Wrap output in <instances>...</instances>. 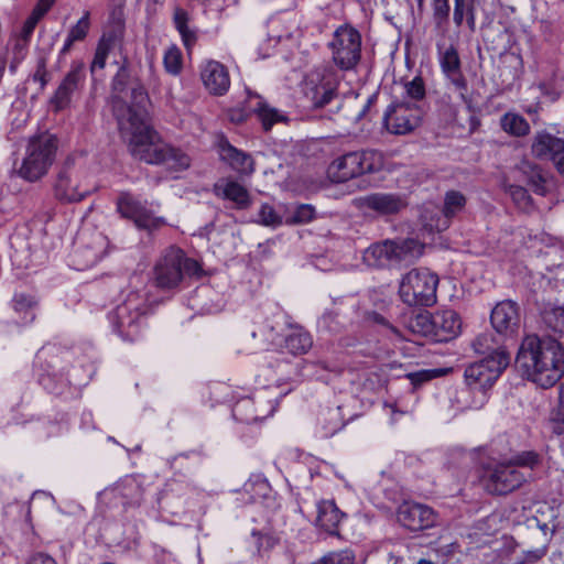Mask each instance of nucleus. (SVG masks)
<instances>
[{
  "mask_svg": "<svg viewBox=\"0 0 564 564\" xmlns=\"http://www.w3.org/2000/svg\"><path fill=\"white\" fill-rule=\"evenodd\" d=\"M253 543L257 549L259 556H264L269 553L279 542V540L269 533H262L260 531H252Z\"/></svg>",
  "mask_w": 564,
  "mask_h": 564,
  "instance_id": "nucleus-46",
  "label": "nucleus"
},
{
  "mask_svg": "<svg viewBox=\"0 0 564 564\" xmlns=\"http://www.w3.org/2000/svg\"><path fill=\"white\" fill-rule=\"evenodd\" d=\"M219 155L223 161L240 174L249 175L254 171L251 155L235 148L227 140L219 142Z\"/></svg>",
  "mask_w": 564,
  "mask_h": 564,
  "instance_id": "nucleus-29",
  "label": "nucleus"
},
{
  "mask_svg": "<svg viewBox=\"0 0 564 564\" xmlns=\"http://www.w3.org/2000/svg\"><path fill=\"white\" fill-rule=\"evenodd\" d=\"M453 22L460 29L466 22L468 30L476 31V8L475 0H454Z\"/></svg>",
  "mask_w": 564,
  "mask_h": 564,
  "instance_id": "nucleus-33",
  "label": "nucleus"
},
{
  "mask_svg": "<svg viewBox=\"0 0 564 564\" xmlns=\"http://www.w3.org/2000/svg\"><path fill=\"white\" fill-rule=\"evenodd\" d=\"M368 319L375 324H379L386 326L391 332L397 333V328L393 327L381 314L377 312H371L368 314Z\"/></svg>",
  "mask_w": 564,
  "mask_h": 564,
  "instance_id": "nucleus-60",
  "label": "nucleus"
},
{
  "mask_svg": "<svg viewBox=\"0 0 564 564\" xmlns=\"http://www.w3.org/2000/svg\"><path fill=\"white\" fill-rule=\"evenodd\" d=\"M525 481V477L512 464L500 462L488 466L484 475V485L491 495H507Z\"/></svg>",
  "mask_w": 564,
  "mask_h": 564,
  "instance_id": "nucleus-15",
  "label": "nucleus"
},
{
  "mask_svg": "<svg viewBox=\"0 0 564 564\" xmlns=\"http://www.w3.org/2000/svg\"><path fill=\"white\" fill-rule=\"evenodd\" d=\"M424 246L417 240L386 239L370 245L362 253L364 263L371 268L410 264L423 253Z\"/></svg>",
  "mask_w": 564,
  "mask_h": 564,
  "instance_id": "nucleus-5",
  "label": "nucleus"
},
{
  "mask_svg": "<svg viewBox=\"0 0 564 564\" xmlns=\"http://www.w3.org/2000/svg\"><path fill=\"white\" fill-rule=\"evenodd\" d=\"M28 41L17 40L13 47V57L10 64V70L15 72L18 65L25 58L28 52Z\"/></svg>",
  "mask_w": 564,
  "mask_h": 564,
  "instance_id": "nucleus-55",
  "label": "nucleus"
},
{
  "mask_svg": "<svg viewBox=\"0 0 564 564\" xmlns=\"http://www.w3.org/2000/svg\"><path fill=\"white\" fill-rule=\"evenodd\" d=\"M532 153L540 160L549 159L552 162L564 154V139L546 131L538 132L531 145Z\"/></svg>",
  "mask_w": 564,
  "mask_h": 564,
  "instance_id": "nucleus-28",
  "label": "nucleus"
},
{
  "mask_svg": "<svg viewBox=\"0 0 564 564\" xmlns=\"http://www.w3.org/2000/svg\"><path fill=\"white\" fill-rule=\"evenodd\" d=\"M117 490L127 499L124 501L126 505L139 503L141 499V488L133 479L124 481Z\"/></svg>",
  "mask_w": 564,
  "mask_h": 564,
  "instance_id": "nucleus-49",
  "label": "nucleus"
},
{
  "mask_svg": "<svg viewBox=\"0 0 564 564\" xmlns=\"http://www.w3.org/2000/svg\"><path fill=\"white\" fill-rule=\"evenodd\" d=\"M112 47V40L110 37L102 36L96 47L93 62L90 64V73L95 76L96 72L104 69L109 52Z\"/></svg>",
  "mask_w": 564,
  "mask_h": 564,
  "instance_id": "nucleus-44",
  "label": "nucleus"
},
{
  "mask_svg": "<svg viewBox=\"0 0 564 564\" xmlns=\"http://www.w3.org/2000/svg\"><path fill=\"white\" fill-rule=\"evenodd\" d=\"M48 10H50L48 8L43 7L41 3L37 2L35 8L33 9L31 15L26 19L25 23H28L29 25H31L32 28L35 29L37 22L44 17V14Z\"/></svg>",
  "mask_w": 564,
  "mask_h": 564,
  "instance_id": "nucleus-58",
  "label": "nucleus"
},
{
  "mask_svg": "<svg viewBox=\"0 0 564 564\" xmlns=\"http://www.w3.org/2000/svg\"><path fill=\"white\" fill-rule=\"evenodd\" d=\"M423 109L406 101L391 104L384 115L383 124L392 134H406L413 131L421 122Z\"/></svg>",
  "mask_w": 564,
  "mask_h": 564,
  "instance_id": "nucleus-16",
  "label": "nucleus"
},
{
  "mask_svg": "<svg viewBox=\"0 0 564 564\" xmlns=\"http://www.w3.org/2000/svg\"><path fill=\"white\" fill-rule=\"evenodd\" d=\"M56 150L57 140L54 135L44 133L32 138L18 171L19 175L29 182L42 178L54 162Z\"/></svg>",
  "mask_w": 564,
  "mask_h": 564,
  "instance_id": "nucleus-8",
  "label": "nucleus"
},
{
  "mask_svg": "<svg viewBox=\"0 0 564 564\" xmlns=\"http://www.w3.org/2000/svg\"><path fill=\"white\" fill-rule=\"evenodd\" d=\"M516 365L529 381L551 388L564 375V347L551 336L528 335L520 345Z\"/></svg>",
  "mask_w": 564,
  "mask_h": 564,
  "instance_id": "nucleus-1",
  "label": "nucleus"
},
{
  "mask_svg": "<svg viewBox=\"0 0 564 564\" xmlns=\"http://www.w3.org/2000/svg\"><path fill=\"white\" fill-rule=\"evenodd\" d=\"M28 564H57V562L51 555L37 552L30 556Z\"/></svg>",
  "mask_w": 564,
  "mask_h": 564,
  "instance_id": "nucleus-59",
  "label": "nucleus"
},
{
  "mask_svg": "<svg viewBox=\"0 0 564 564\" xmlns=\"http://www.w3.org/2000/svg\"><path fill=\"white\" fill-rule=\"evenodd\" d=\"M131 154L148 164L163 165L172 172L185 171L191 166V158L182 149L161 139L153 129L128 142Z\"/></svg>",
  "mask_w": 564,
  "mask_h": 564,
  "instance_id": "nucleus-2",
  "label": "nucleus"
},
{
  "mask_svg": "<svg viewBox=\"0 0 564 564\" xmlns=\"http://www.w3.org/2000/svg\"><path fill=\"white\" fill-rule=\"evenodd\" d=\"M433 314L427 312L421 313L415 318V326L420 327V332L433 339L434 327L432 328Z\"/></svg>",
  "mask_w": 564,
  "mask_h": 564,
  "instance_id": "nucleus-56",
  "label": "nucleus"
},
{
  "mask_svg": "<svg viewBox=\"0 0 564 564\" xmlns=\"http://www.w3.org/2000/svg\"><path fill=\"white\" fill-rule=\"evenodd\" d=\"M377 100L376 95H371L368 97L366 104L364 105L360 112L357 115V119L360 120L366 117L367 112L369 111L370 107L373 105V102Z\"/></svg>",
  "mask_w": 564,
  "mask_h": 564,
  "instance_id": "nucleus-64",
  "label": "nucleus"
},
{
  "mask_svg": "<svg viewBox=\"0 0 564 564\" xmlns=\"http://www.w3.org/2000/svg\"><path fill=\"white\" fill-rule=\"evenodd\" d=\"M442 375L441 369H423L416 372L408 373L406 377L410 379L414 387L421 386L438 376Z\"/></svg>",
  "mask_w": 564,
  "mask_h": 564,
  "instance_id": "nucleus-54",
  "label": "nucleus"
},
{
  "mask_svg": "<svg viewBox=\"0 0 564 564\" xmlns=\"http://www.w3.org/2000/svg\"><path fill=\"white\" fill-rule=\"evenodd\" d=\"M458 91L459 98L464 104L469 105L470 99L467 96V80L465 79L462 70L449 74L446 76Z\"/></svg>",
  "mask_w": 564,
  "mask_h": 564,
  "instance_id": "nucleus-52",
  "label": "nucleus"
},
{
  "mask_svg": "<svg viewBox=\"0 0 564 564\" xmlns=\"http://www.w3.org/2000/svg\"><path fill=\"white\" fill-rule=\"evenodd\" d=\"M529 183L536 194L543 195L545 193V180L542 176L540 169L538 166L532 167V175L530 176Z\"/></svg>",
  "mask_w": 564,
  "mask_h": 564,
  "instance_id": "nucleus-57",
  "label": "nucleus"
},
{
  "mask_svg": "<svg viewBox=\"0 0 564 564\" xmlns=\"http://www.w3.org/2000/svg\"><path fill=\"white\" fill-rule=\"evenodd\" d=\"M381 159L375 151L349 152L332 162L328 174L334 182L344 183L380 169Z\"/></svg>",
  "mask_w": 564,
  "mask_h": 564,
  "instance_id": "nucleus-11",
  "label": "nucleus"
},
{
  "mask_svg": "<svg viewBox=\"0 0 564 564\" xmlns=\"http://www.w3.org/2000/svg\"><path fill=\"white\" fill-rule=\"evenodd\" d=\"M356 553L350 547L329 551L312 564H354Z\"/></svg>",
  "mask_w": 564,
  "mask_h": 564,
  "instance_id": "nucleus-41",
  "label": "nucleus"
},
{
  "mask_svg": "<svg viewBox=\"0 0 564 564\" xmlns=\"http://www.w3.org/2000/svg\"><path fill=\"white\" fill-rule=\"evenodd\" d=\"M165 70L171 75H177L182 69V54L177 47H170L163 57Z\"/></svg>",
  "mask_w": 564,
  "mask_h": 564,
  "instance_id": "nucleus-47",
  "label": "nucleus"
},
{
  "mask_svg": "<svg viewBox=\"0 0 564 564\" xmlns=\"http://www.w3.org/2000/svg\"><path fill=\"white\" fill-rule=\"evenodd\" d=\"M274 412V405L262 394L247 397L236 402L232 408V416L241 423H256Z\"/></svg>",
  "mask_w": 564,
  "mask_h": 564,
  "instance_id": "nucleus-20",
  "label": "nucleus"
},
{
  "mask_svg": "<svg viewBox=\"0 0 564 564\" xmlns=\"http://www.w3.org/2000/svg\"><path fill=\"white\" fill-rule=\"evenodd\" d=\"M293 333L289 334L282 341V348L294 356L306 354L313 346V339L308 332L295 325Z\"/></svg>",
  "mask_w": 564,
  "mask_h": 564,
  "instance_id": "nucleus-30",
  "label": "nucleus"
},
{
  "mask_svg": "<svg viewBox=\"0 0 564 564\" xmlns=\"http://www.w3.org/2000/svg\"><path fill=\"white\" fill-rule=\"evenodd\" d=\"M317 516L315 525L329 535H339V523L345 513L339 510L334 500H321L316 505Z\"/></svg>",
  "mask_w": 564,
  "mask_h": 564,
  "instance_id": "nucleus-27",
  "label": "nucleus"
},
{
  "mask_svg": "<svg viewBox=\"0 0 564 564\" xmlns=\"http://www.w3.org/2000/svg\"><path fill=\"white\" fill-rule=\"evenodd\" d=\"M89 26V12L86 11L84 15L77 21V23L69 30L65 43L61 50V54L68 53L75 42L83 41L88 34Z\"/></svg>",
  "mask_w": 564,
  "mask_h": 564,
  "instance_id": "nucleus-39",
  "label": "nucleus"
},
{
  "mask_svg": "<svg viewBox=\"0 0 564 564\" xmlns=\"http://www.w3.org/2000/svg\"><path fill=\"white\" fill-rule=\"evenodd\" d=\"M116 207L122 218L131 220L140 230L152 232L166 225L165 218L155 216L144 203L129 192H121L118 195Z\"/></svg>",
  "mask_w": 564,
  "mask_h": 564,
  "instance_id": "nucleus-14",
  "label": "nucleus"
},
{
  "mask_svg": "<svg viewBox=\"0 0 564 564\" xmlns=\"http://www.w3.org/2000/svg\"><path fill=\"white\" fill-rule=\"evenodd\" d=\"M258 223L268 227H278L282 225V217L270 204H262L258 214Z\"/></svg>",
  "mask_w": 564,
  "mask_h": 564,
  "instance_id": "nucleus-48",
  "label": "nucleus"
},
{
  "mask_svg": "<svg viewBox=\"0 0 564 564\" xmlns=\"http://www.w3.org/2000/svg\"><path fill=\"white\" fill-rule=\"evenodd\" d=\"M513 468L525 467L533 469L541 464V456L535 451H523L514 454L509 460Z\"/></svg>",
  "mask_w": 564,
  "mask_h": 564,
  "instance_id": "nucleus-45",
  "label": "nucleus"
},
{
  "mask_svg": "<svg viewBox=\"0 0 564 564\" xmlns=\"http://www.w3.org/2000/svg\"><path fill=\"white\" fill-rule=\"evenodd\" d=\"M397 518L404 528L411 531H422L436 523L437 514L426 505L405 501L399 506Z\"/></svg>",
  "mask_w": 564,
  "mask_h": 564,
  "instance_id": "nucleus-19",
  "label": "nucleus"
},
{
  "mask_svg": "<svg viewBox=\"0 0 564 564\" xmlns=\"http://www.w3.org/2000/svg\"><path fill=\"white\" fill-rule=\"evenodd\" d=\"M421 223L430 234L444 231L451 226L448 217L444 215L442 208L433 204L424 206L421 213Z\"/></svg>",
  "mask_w": 564,
  "mask_h": 564,
  "instance_id": "nucleus-31",
  "label": "nucleus"
},
{
  "mask_svg": "<svg viewBox=\"0 0 564 564\" xmlns=\"http://www.w3.org/2000/svg\"><path fill=\"white\" fill-rule=\"evenodd\" d=\"M510 192L516 202L527 203L530 199L527 189L521 186H511Z\"/></svg>",
  "mask_w": 564,
  "mask_h": 564,
  "instance_id": "nucleus-62",
  "label": "nucleus"
},
{
  "mask_svg": "<svg viewBox=\"0 0 564 564\" xmlns=\"http://www.w3.org/2000/svg\"><path fill=\"white\" fill-rule=\"evenodd\" d=\"M553 421H554L553 431L556 434H564V415L562 416L561 411H558L556 413V415L554 416Z\"/></svg>",
  "mask_w": 564,
  "mask_h": 564,
  "instance_id": "nucleus-63",
  "label": "nucleus"
},
{
  "mask_svg": "<svg viewBox=\"0 0 564 564\" xmlns=\"http://www.w3.org/2000/svg\"><path fill=\"white\" fill-rule=\"evenodd\" d=\"M339 85L337 72L330 66L312 69L303 80V93L313 108H323L336 96Z\"/></svg>",
  "mask_w": 564,
  "mask_h": 564,
  "instance_id": "nucleus-13",
  "label": "nucleus"
},
{
  "mask_svg": "<svg viewBox=\"0 0 564 564\" xmlns=\"http://www.w3.org/2000/svg\"><path fill=\"white\" fill-rule=\"evenodd\" d=\"M199 265L196 260L186 257L177 247L167 248L154 267L156 285L161 289H175L185 275L196 274Z\"/></svg>",
  "mask_w": 564,
  "mask_h": 564,
  "instance_id": "nucleus-7",
  "label": "nucleus"
},
{
  "mask_svg": "<svg viewBox=\"0 0 564 564\" xmlns=\"http://www.w3.org/2000/svg\"><path fill=\"white\" fill-rule=\"evenodd\" d=\"M364 205L380 215H394L404 209L408 202L398 193H373L364 198Z\"/></svg>",
  "mask_w": 564,
  "mask_h": 564,
  "instance_id": "nucleus-26",
  "label": "nucleus"
},
{
  "mask_svg": "<svg viewBox=\"0 0 564 564\" xmlns=\"http://www.w3.org/2000/svg\"><path fill=\"white\" fill-rule=\"evenodd\" d=\"M426 95L425 84L421 76H415L411 80H406L403 84V99L406 104H414L415 107H421V102L424 100Z\"/></svg>",
  "mask_w": 564,
  "mask_h": 564,
  "instance_id": "nucleus-38",
  "label": "nucleus"
},
{
  "mask_svg": "<svg viewBox=\"0 0 564 564\" xmlns=\"http://www.w3.org/2000/svg\"><path fill=\"white\" fill-rule=\"evenodd\" d=\"M460 318L455 311L444 310L433 313V340L446 343L455 338L460 332Z\"/></svg>",
  "mask_w": 564,
  "mask_h": 564,
  "instance_id": "nucleus-24",
  "label": "nucleus"
},
{
  "mask_svg": "<svg viewBox=\"0 0 564 564\" xmlns=\"http://www.w3.org/2000/svg\"><path fill=\"white\" fill-rule=\"evenodd\" d=\"M85 77L84 62H73L69 72L50 100L54 111H61L69 106L73 95L84 85Z\"/></svg>",
  "mask_w": 564,
  "mask_h": 564,
  "instance_id": "nucleus-18",
  "label": "nucleus"
},
{
  "mask_svg": "<svg viewBox=\"0 0 564 564\" xmlns=\"http://www.w3.org/2000/svg\"><path fill=\"white\" fill-rule=\"evenodd\" d=\"M77 247L72 254V261L77 270H86L94 267L104 256L105 238L101 234H94L91 241L84 243V237L79 236Z\"/></svg>",
  "mask_w": 564,
  "mask_h": 564,
  "instance_id": "nucleus-23",
  "label": "nucleus"
},
{
  "mask_svg": "<svg viewBox=\"0 0 564 564\" xmlns=\"http://www.w3.org/2000/svg\"><path fill=\"white\" fill-rule=\"evenodd\" d=\"M53 195L61 204H75L85 199L90 189L80 177L75 159L68 156L58 167L52 183Z\"/></svg>",
  "mask_w": 564,
  "mask_h": 564,
  "instance_id": "nucleus-12",
  "label": "nucleus"
},
{
  "mask_svg": "<svg viewBox=\"0 0 564 564\" xmlns=\"http://www.w3.org/2000/svg\"><path fill=\"white\" fill-rule=\"evenodd\" d=\"M216 196L229 200L239 210L248 209L252 199L249 191L240 183L231 178H223L214 186Z\"/></svg>",
  "mask_w": 564,
  "mask_h": 564,
  "instance_id": "nucleus-25",
  "label": "nucleus"
},
{
  "mask_svg": "<svg viewBox=\"0 0 564 564\" xmlns=\"http://www.w3.org/2000/svg\"><path fill=\"white\" fill-rule=\"evenodd\" d=\"M473 348L476 354L485 355L484 358H495L498 352L509 355L503 345L490 333L478 335L473 341Z\"/></svg>",
  "mask_w": 564,
  "mask_h": 564,
  "instance_id": "nucleus-35",
  "label": "nucleus"
},
{
  "mask_svg": "<svg viewBox=\"0 0 564 564\" xmlns=\"http://www.w3.org/2000/svg\"><path fill=\"white\" fill-rule=\"evenodd\" d=\"M47 65V56L46 54H41L36 61V69L32 76L34 82H39L41 85V89H44L50 80V74L46 69Z\"/></svg>",
  "mask_w": 564,
  "mask_h": 564,
  "instance_id": "nucleus-53",
  "label": "nucleus"
},
{
  "mask_svg": "<svg viewBox=\"0 0 564 564\" xmlns=\"http://www.w3.org/2000/svg\"><path fill=\"white\" fill-rule=\"evenodd\" d=\"M490 322L500 336L514 335L520 325L518 304L510 300L499 302L491 311Z\"/></svg>",
  "mask_w": 564,
  "mask_h": 564,
  "instance_id": "nucleus-22",
  "label": "nucleus"
},
{
  "mask_svg": "<svg viewBox=\"0 0 564 564\" xmlns=\"http://www.w3.org/2000/svg\"><path fill=\"white\" fill-rule=\"evenodd\" d=\"M545 555V549L530 550L524 553V560L528 564H533Z\"/></svg>",
  "mask_w": 564,
  "mask_h": 564,
  "instance_id": "nucleus-61",
  "label": "nucleus"
},
{
  "mask_svg": "<svg viewBox=\"0 0 564 564\" xmlns=\"http://www.w3.org/2000/svg\"><path fill=\"white\" fill-rule=\"evenodd\" d=\"M510 364V355L498 352L495 358H482L470 364L464 371V380L467 386L466 393H477L476 398L466 403L469 409H480L487 402V390L490 389L502 371ZM465 393V391H462Z\"/></svg>",
  "mask_w": 564,
  "mask_h": 564,
  "instance_id": "nucleus-4",
  "label": "nucleus"
},
{
  "mask_svg": "<svg viewBox=\"0 0 564 564\" xmlns=\"http://www.w3.org/2000/svg\"><path fill=\"white\" fill-rule=\"evenodd\" d=\"M200 79L208 91L213 96H224L230 88V75L228 68L220 62L207 59L202 63Z\"/></svg>",
  "mask_w": 564,
  "mask_h": 564,
  "instance_id": "nucleus-21",
  "label": "nucleus"
},
{
  "mask_svg": "<svg viewBox=\"0 0 564 564\" xmlns=\"http://www.w3.org/2000/svg\"><path fill=\"white\" fill-rule=\"evenodd\" d=\"M466 205V197L457 191H449L445 194L444 206L441 207L444 215L448 217L449 224L452 219L460 213Z\"/></svg>",
  "mask_w": 564,
  "mask_h": 564,
  "instance_id": "nucleus-40",
  "label": "nucleus"
},
{
  "mask_svg": "<svg viewBox=\"0 0 564 564\" xmlns=\"http://www.w3.org/2000/svg\"><path fill=\"white\" fill-rule=\"evenodd\" d=\"M149 311L147 294L130 292L126 299L108 314V321L124 340H133L140 333L144 316Z\"/></svg>",
  "mask_w": 564,
  "mask_h": 564,
  "instance_id": "nucleus-6",
  "label": "nucleus"
},
{
  "mask_svg": "<svg viewBox=\"0 0 564 564\" xmlns=\"http://www.w3.org/2000/svg\"><path fill=\"white\" fill-rule=\"evenodd\" d=\"M501 129L517 138L525 137L530 133V124L524 117L516 112H506L500 119Z\"/></svg>",
  "mask_w": 564,
  "mask_h": 564,
  "instance_id": "nucleus-36",
  "label": "nucleus"
},
{
  "mask_svg": "<svg viewBox=\"0 0 564 564\" xmlns=\"http://www.w3.org/2000/svg\"><path fill=\"white\" fill-rule=\"evenodd\" d=\"M250 109L257 113L265 131L270 130L274 123L284 122L288 119L278 109L271 108L259 96H254V104L250 100Z\"/></svg>",
  "mask_w": 564,
  "mask_h": 564,
  "instance_id": "nucleus-34",
  "label": "nucleus"
},
{
  "mask_svg": "<svg viewBox=\"0 0 564 564\" xmlns=\"http://www.w3.org/2000/svg\"><path fill=\"white\" fill-rule=\"evenodd\" d=\"M188 14L183 9H175L174 11V24L176 30L182 36V41L187 51H189L197 41V32L191 29L188 25Z\"/></svg>",
  "mask_w": 564,
  "mask_h": 564,
  "instance_id": "nucleus-37",
  "label": "nucleus"
},
{
  "mask_svg": "<svg viewBox=\"0 0 564 564\" xmlns=\"http://www.w3.org/2000/svg\"><path fill=\"white\" fill-rule=\"evenodd\" d=\"M440 65L445 76L460 70V58L455 46L440 51Z\"/></svg>",
  "mask_w": 564,
  "mask_h": 564,
  "instance_id": "nucleus-43",
  "label": "nucleus"
},
{
  "mask_svg": "<svg viewBox=\"0 0 564 564\" xmlns=\"http://www.w3.org/2000/svg\"><path fill=\"white\" fill-rule=\"evenodd\" d=\"M315 217V208L312 205L303 204L295 208L289 223L306 224Z\"/></svg>",
  "mask_w": 564,
  "mask_h": 564,
  "instance_id": "nucleus-51",
  "label": "nucleus"
},
{
  "mask_svg": "<svg viewBox=\"0 0 564 564\" xmlns=\"http://www.w3.org/2000/svg\"><path fill=\"white\" fill-rule=\"evenodd\" d=\"M292 327L291 317L282 310H278L257 326L252 337H259L267 349H279L282 348L283 333Z\"/></svg>",
  "mask_w": 564,
  "mask_h": 564,
  "instance_id": "nucleus-17",
  "label": "nucleus"
},
{
  "mask_svg": "<svg viewBox=\"0 0 564 564\" xmlns=\"http://www.w3.org/2000/svg\"><path fill=\"white\" fill-rule=\"evenodd\" d=\"M544 322L554 332L564 334V306H557L545 312Z\"/></svg>",
  "mask_w": 564,
  "mask_h": 564,
  "instance_id": "nucleus-50",
  "label": "nucleus"
},
{
  "mask_svg": "<svg viewBox=\"0 0 564 564\" xmlns=\"http://www.w3.org/2000/svg\"><path fill=\"white\" fill-rule=\"evenodd\" d=\"M13 308L18 313H23V321L25 324L32 323L35 318L34 310L37 305L36 301L26 294H15L12 300Z\"/></svg>",
  "mask_w": 564,
  "mask_h": 564,
  "instance_id": "nucleus-42",
  "label": "nucleus"
},
{
  "mask_svg": "<svg viewBox=\"0 0 564 564\" xmlns=\"http://www.w3.org/2000/svg\"><path fill=\"white\" fill-rule=\"evenodd\" d=\"M131 102L132 105L129 106L118 96L112 98V111L118 121L121 137L127 142L131 141L133 137L153 130L148 123L150 99L141 84H135L131 88Z\"/></svg>",
  "mask_w": 564,
  "mask_h": 564,
  "instance_id": "nucleus-3",
  "label": "nucleus"
},
{
  "mask_svg": "<svg viewBox=\"0 0 564 564\" xmlns=\"http://www.w3.org/2000/svg\"><path fill=\"white\" fill-rule=\"evenodd\" d=\"M431 10L434 32L442 37H445L449 29V0H431Z\"/></svg>",
  "mask_w": 564,
  "mask_h": 564,
  "instance_id": "nucleus-32",
  "label": "nucleus"
},
{
  "mask_svg": "<svg viewBox=\"0 0 564 564\" xmlns=\"http://www.w3.org/2000/svg\"><path fill=\"white\" fill-rule=\"evenodd\" d=\"M362 37L351 24L339 25L333 33L327 46L333 63L344 72L354 70L361 59Z\"/></svg>",
  "mask_w": 564,
  "mask_h": 564,
  "instance_id": "nucleus-10",
  "label": "nucleus"
},
{
  "mask_svg": "<svg viewBox=\"0 0 564 564\" xmlns=\"http://www.w3.org/2000/svg\"><path fill=\"white\" fill-rule=\"evenodd\" d=\"M438 276L427 269H413L400 281L399 295L409 306H432L436 303Z\"/></svg>",
  "mask_w": 564,
  "mask_h": 564,
  "instance_id": "nucleus-9",
  "label": "nucleus"
}]
</instances>
